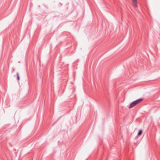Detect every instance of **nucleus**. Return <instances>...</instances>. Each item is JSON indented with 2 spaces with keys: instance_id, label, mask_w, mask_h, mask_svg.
<instances>
[{
  "instance_id": "obj_4",
  "label": "nucleus",
  "mask_w": 160,
  "mask_h": 160,
  "mask_svg": "<svg viewBox=\"0 0 160 160\" xmlns=\"http://www.w3.org/2000/svg\"><path fill=\"white\" fill-rule=\"evenodd\" d=\"M17 79L18 80H20V78L19 75V73L18 72L17 73Z\"/></svg>"
},
{
  "instance_id": "obj_1",
  "label": "nucleus",
  "mask_w": 160,
  "mask_h": 160,
  "mask_svg": "<svg viewBox=\"0 0 160 160\" xmlns=\"http://www.w3.org/2000/svg\"><path fill=\"white\" fill-rule=\"evenodd\" d=\"M142 100L143 99L142 98H139L130 104L129 108H133L135 106L141 102L142 101Z\"/></svg>"
},
{
  "instance_id": "obj_2",
  "label": "nucleus",
  "mask_w": 160,
  "mask_h": 160,
  "mask_svg": "<svg viewBox=\"0 0 160 160\" xmlns=\"http://www.w3.org/2000/svg\"><path fill=\"white\" fill-rule=\"evenodd\" d=\"M132 2L135 7L138 6L137 0H132Z\"/></svg>"
},
{
  "instance_id": "obj_3",
  "label": "nucleus",
  "mask_w": 160,
  "mask_h": 160,
  "mask_svg": "<svg viewBox=\"0 0 160 160\" xmlns=\"http://www.w3.org/2000/svg\"><path fill=\"white\" fill-rule=\"evenodd\" d=\"M142 130H140L138 133V136H140V135L142 134Z\"/></svg>"
}]
</instances>
